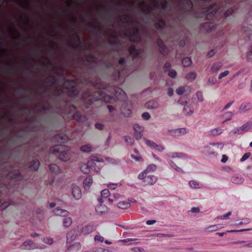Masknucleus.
<instances>
[{"mask_svg":"<svg viewBox=\"0 0 252 252\" xmlns=\"http://www.w3.org/2000/svg\"><path fill=\"white\" fill-rule=\"evenodd\" d=\"M113 99V97L107 95L103 91L95 92L93 94L87 91L82 95L81 100L83 103V108L88 109L94 101L103 100L106 103H109Z\"/></svg>","mask_w":252,"mask_h":252,"instance_id":"1","label":"nucleus"},{"mask_svg":"<svg viewBox=\"0 0 252 252\" xmlns=\"http://www.w3.org/2000/svg\"><path fill=\"white\" fill-rule=\"evenodd\" d=\"M66 90L70 97H74L79 94L77 86V82L74 80H68L63 83L62 88L56 87L52 92L53 95L60 96L63 93V90Z\"/></svg>","mask_w":252,"mask_h":252,"instance_id":"2","label":"nucleus"},{"mask_svg":"<svg viewBox=\"0 0 252 252\" xmlns=\"http://www.w3.org/2000/svg\"><path fill=\"white\" fill-rule=\"evenodd\" d=\"M50 151L54 154L60 153L59 158L64 161H68L71 158V152L69 147L62 144L56 145L52 147Z\"/></svg>","mask_w":252,"mask_h":252,"instance_id":"3","label":"nucleus"},{"mask_svg":"<svg viewBox=\"0 0 252 252\" xmlns=\"http://www.w3.org/2000/svg\"><path fill=\"white\" fill-rule=\"evenodd\" d=\"M103 159L99 157L93 156L91 159L88 161L87 163L81 164L80 166V169L82 172L85 174H88L90 170H94L96 172H98L100 170L99 168H96L95 162H103Z\"/></svg>","mask_w":252,"mask_h":252,"instance_id":"4","label":"nucleus"},{"mask_svg":"<svg viewBox=\"0 0 252 252\" xmlns=\"http://www.w3.org/2000/svg\"><path fill=\"white\" fill-rule=\"evenodd\" d=\"M166 156L167 157V159L168 163L175 170L179 172L183 173V169L178 166L176 163L172 160V159L173 158H183L186 157V155L182 153H171L167 154Z\"/></svg>","mask_w":252,"mask_h":252,"instance_id":"5","label":"nucleus"},{"mask_svg":"<svg viewBox=\"0 0 252 252\" xmlns=\"http://www.w3.org/2000/svg\"><path fill=\"white\" fill-rule=\"evenodd\" d=\"M223 147V144L221 142L211 143L207 147V152L209 155H216Z\"/></svg>","mask_w":252,"mask_h":252,"instance_id":"6","label":"nucleus"},{"mask_svg":"<svg viewBox=\"0 0 252 252\" xmlns=\"http://www.w3.org/2000/svg\"><path fill=\"white\" fill-rule=\"evenodd\" d=\"M7 177L11 180L17 181H22L24 178L19 170L10 171L8 173Z\"/></svg>","mask_w":252,"mask_h":252,"instance_id":"7","label":"nucleus"},{"mask_svg":"<svg viewBox=\"0 0 252 252\" xmlns=\"http://www.w3.org/2000/svg\"><path fill=\"white\" fill-rule=\"evenodd\" d=\"M112 93L117 97L118 99L123 100L126 97L125 92L120 88H115L113 89Z\"/></svg>","mask_w":252,"mask_h":252,"instance_id":"8","label":"nucleus"},{"mask_svg":"<svg viewBox=\"0 0 252 252\" xmlns=\"http://www.w3.org/2000/svg\"><path fill=\"white\" fill-rule=\"evenodd\" d=\"M203 13L206 16H213L219 10L216 4L211 5L209 7L203 9Z\"/></svg>","mask_w":252,"mask_h":252,"instance_id":"9","label":"nucleus"},{"mask_svg":"<svg viewBox=\"0 0 252 252\" xmlns=\"http://www.w3.org/2000/svg\"><path fill=\"white\" fill-rule=\"evenodd\" d=\"M181 9L186 11H189L193 8V3L191 0H184L180 2Z\"/></svg>","mask_w":252,"mask_h":252,"instance_id":"10","label":"nucleus"},{"mask_svg":"<svg viewBox=\"0 0 252 252\" xmlns=\"http://www.w3.org/2000/svg\"><path fill=\"white\" fill-rule=\"evenodd\" d=\"M138 29L135 28L133 29L132 31L130 30L127 31L125 32V35L126 37H128L131 41L134 42L138 36Z\"/></svg>","mask_w":252,"mask_h":252,"instance_id":"11","label":"nucleus"},{"mask_svg":"<svg viewBox=\"0 0 252 252\" xmlns=\"http://www.w3.org/2000/svg\"><path fill=\"white\" fill-rule=\"evenodd\" d=\"M159 48V53L163 56L167 54V49L163 41L160 38H158L156 41Z\"/></svg>","mask_w":252,"mask_h":252,"instance_id":"12","label":"nucleus"},{"mask_svg":"<svg viewBox=\"0 0 252 252\" xmlns=\"http://www.w3.org/2000/svg\"><path fill=\"white\" fill-rule=\"evenodd\" d=\"M178 103L182 105H185V107L184 108V113L187 115H191L194 111V109L192 106L189 105H187V101H185V103L183 102H182V99H180L178 100Z\"/></svg>","mask_w":252,"mask_h":252,"instance_id":"13","label":"nucleus"},{"mask_svg":"<svg viewBox=\"0 0 252 252\" xmlns=\"http://www.w3.org/2000/svg\"><path fill=\"white\" fill-rule=\"evenodd\" d=\"M134 130V136L137 140L141 138L143 135V128L141 127L139 125L136 124L133 126Z\"/></svg>","mask_w":252,"mask_h":252,"instance_id":"14","label":"nucleus"},{"mask_svg":"<svg viewBox=\"0 0 252 252\" xmlns=\"http://www.w3.org/2000/svg\"><path fill=\"white\" fill-rule=\"evenodd\" d=\"M99 205H97L95 207V210L98 213L102 214L107 210V207L104 205V200L103 198H99L98 199Z\"/></svg>","mask_w":252,"mask_h":252,"instance_id":"15","label":"nucleus"},{"mask_svg":"<svg viewBox=\"0 0 252 252\" xmlns=\"http://www.w3.org/2000/svg\"><path fill=\"white\" fill-rule=\"evenodd\" d=\"M252 107V104L251 102H244L239 107V111L240 113H245L251 110Z\"/></svg>","mask_w":252,"mask_h":252,"instance_id":"16","label":"nucleus"},{"mask_svg":"<svg viewBox=\"0 0 252 252\" xmlns=\"http://www.w3.org/2000/svg\"><path fill=\"white\" fill-rule=\"evenodd\" d=\"M214 24L212 22H207L203 24L200 27V30L202 31H205L209 32L212 31L214 29Z\"/></svg>","mask_w":252,"mask_h":252,"instance_id":"17","label":"nucleus"},{"mask_svg":"<svg viewBox=\"0 0 252 252\" xmlns=\"http://www.w3.org/2000/svg\"><path fill=\"white\" fill-rule=\"evenodd\" d=\"M54 139L55 141L61 143H67L68 140V137L63 133L56 134L54 136Z\"/></svg>","mask_w":252,"mask_h":252,"instance_id":"18","label":"nucleus"},{"mask_svg":"<svg viewBox=\"0 0 252 252\" xmlns=\"http://www.w3.org/2000/svg\"><path fill=\"white\" fill-rule=\"evenodd\" d=\"M252 128V124L249 121L248 122H247L246 124H245L239 127L237 129V132H238L239 134H241L243 133L244 132L248 131L250 129H251ZM237 131H235V133H236Z\"/></svg>","mask_w":252,"mask_h":252,"instance_id":"19","label":"nucleus"},{"mask_svg":"<svg viewBox=\"0 0 252 252\" xmlns=\"http://www.w3.org/2000/svg\"><path fill=\"white\" fill-rule=\"evenodd\" d=\"M73 119L77 122H84L88 120V117L86 115H82L78 111H76L72 116Z\"/></svg>","mask_w":252,"mask_h":252,"instance_id":"20","label":"nucleus"},{"mask_svg":"<svg viewBox=\"0 0 252 252\" xmlns=\"http://www.w3.org/2000/svg\"><path fill=\"white\" fill-rule=\"evenodd\" d=\"M72 194L75 199H80L82 197V193L80 187L76 186H73L72 190Z\"/></svg>","mask_w":252,"mask_h":252,"instance_id":"21","label":"nucleus"},{"mask_svg":"<svg viewBox=\"0 0 252 252\" xmlns=\"http://www.w3.org/2000/svg\"><path fill=\"white\" fill-rule=\"evenodd\" d=\"M21 248L23 250H30L38 248L31 241H27L21 246Z\"/></svg>","mask_w":252,"mask_h":252,"instance_id":"22","label":"nucleus"},{"mask_svg":"<svg viewBox=\"0 0 252 252\" xmlns=\"http://www.w3.org/2000/svg\"><path fill=\"white\" fill-rule=\"evenodd\" d=\"M77 235V233L75 229L69 231L66 234L67 243L72 242L76 238Z\"/></svg>","mask_w":252,"mask_h":252,"instance_id":"23","label":"nucleus"},{"mask_svg":"<svg viewBox=\"0 0 252 252\" xmlns=\"http://www.w3.org/2000/svg\"><path fill=\"white\" fill-rule=\"evenodd\" d=\"M54 214L56 216H61L63 217H65L69 215V213L67 211L63 209H60L56 208L54 210Z\"/></svg>","mask_w":252,"mask_h":252,"instance_id":"24","label":"nucleus"},{"mask_svg":"<svg viewBox=\"0 0 252 252\" xmlns=\"http://www.w3.org/2000/svg\"><path fill=\"white\" fill-rule=\"evenodd\" d=\"M223 131V129L220 127H217L215 128H213L211 129L209 131V134L211 136H217L220 135L222 132Z\"/></svg>","mask_w":252,"mask_h":252,"instance_id":"25","label":"nucleus"},{"mask_svg":"<svg viewBox=\"0 0 252 252\" xmlns=\"http://www.w3.org/2000/svg\"><path fill=\"white\" fill-rule=\"evenodd\" d=\"M29 164V165H27L30 170L36 171L38 169L40 162L38 160L35 159L32 161Z\"/></svg>","mask_w":252,"mask_h":252,"instance_id":"26","label":"nucleus"},{"mask_svg":"<svg viewBox=\"0 0 252 252\" xmlns=\"http://www.w3.org/2000/svg\"><path fill=\"white\" fill-rule=\"evenodd\" d=\"M243 32L248 36L249 39H252V25H250L248 27L244 26L242 28Z\"/></svg>","mask_w":252,"mask_h":252,"instance_id":"27","label":"nucleus"},{"mask_svg":"<svg viewBox=\"0 0 252 252\" xmlns=\"http://www.w3.org/2000/svg\"><path fill=\"white\" fill-rule=\"evenodd\" d=\"M157 181V177L154 175H149L144 180V182L148 185H154Z\"/></svg>","mask_w":252,"mask_h":252,"instance_id":"28","label":"nucleus"},{"mask_svg":"<svg viewBox=\"0 0 252 252\" xmlns=\"http://www.w3.org/2000/svg\"><path fill=\"white\" fill-rule=\"evenodd\" d=\"M129 54L132 55L134 58H136L139 56L140 52L137 50L134 45H131L128 49Z\"/></svg>","mask_w":252,"mask_h":252,"instance_id":"29","label":"nucleus"},{"mask_svg":"<svg viewBox=\"0 0 252 252\" xmlns=\"http://www.w3.org/2000/svg\"><path fill=\"white\" fill-rule=\"evenodd\" d=\"M165 22L162 18L158 19V21L155 24V26L157 30L163 29L165 28Z\"/></svg>","mask_w":252,"mask_h":252,"instance_id":"30","label":"nucleus"},{"mask_svg":"<svg viewBox=\"0 0 252 252\" xmlns=\"http://www.w3.org/2000/svg\"><path fill=\"white\" fill-rule=\"evenodd\" d=\"M244 180L242 176L240 175H235L231 178V181L233 183L236 184H240L243 183Z\"/></svg>","mask_w":252,"mask_h":252,"instance_id":"31","label":"nucleus"},{"mask_svg":"<svg viewBox=\"0 0 252 252\" xmlns=\"http://www.w3.org/2000/svg\"><path fill=\"white\" fill-rule=\"evenodd\" d=\"M93 183V179L90 176H88L83 182V186L85 189H89Z\"/></svg>","mask_w":252,"mask_h":252,"instance_id":"32","label":"nucleus"},{"mask_svg":"<svg viewBox=\"0 0 252 252\" xmlns=\"http://www.w3.org/2000/svg\"><path fill=\"white\" fill-rule=\"evenodd\" d=\"M222 66V64L220 62L215 63L211 68V71L213 73H216L221 68Z\"/></svg>","mask_w":252,"mask_h":252,"instance_id":"33","label":"nucleus"},{"mask_svg":"<svg viewBox=\"0 0 252 252\" xmlns=\"http://www.w3.org/2000/svg\"><path fill=\"white\" fill-rule=\"evenodd\" d=\"M158 104L157 101L151 100L147 102L145 106L147 109H154L158 108Z\"/></svg>","mask_w":252,"mask_h":252,"instance_id":"34","label":"nucleus"},{"mask_svg":"<svg viewBox=\"0 0 252 252\" xmlns=\"http://www.w3.org/2000/svg\"><path fill=\"white\" fill-rule=\"evenodd\" d=\"M94 230V226L91 225H88L82 228L81 232L84 234H88Z\"/></svg>","mask_w":252,"mask_h":252,"instance_id":"35","label":"nucleus"},{"mask_svg":"<svg viewBox=\"0 0 252 252\" xmlns=\"http://www.w3.org/2000/svg\"><path fill=\"white\" fill-rule=\"evenodd\" d=\"M50 170L55 174H58L61 172V169L56 164H51L49 166Z\"/></svg>","mask_w":252,"mask_h":252,"instance_id":"36","label":"nucleus"},{"mask_svg":"<svg viewBox=\"0 0 252 252\" xmlns=\"http://www.w3.org/2000/svg\"><path fill=\"white\" fill-rule=\"evenodd\" d=\"M46 83L50 84L51 86L55 85L58 82L57 78L54 75H51L46 79Z\"/></svg>","mask_w":252,"mask_h":252,"instance_id":"37","label":"nucleus"},{"mask_svg":"<svg viewBox=\"0 0 252 252\" xmlns=\"http://www.w3.org/2000/svg\"><path fill=\"white\" fill-rule=\"evenodd\" d=\"M117 205L119 208L126 209L130 207V204L127 201H120Z\"/></svg>","mask_w":252,"mask_h":252,"instance_id":"38","label":"nucleus"},{"mask_svg":"<svg viewBox=\"0 0 252 252\" xmlns=\"http://www.w3.org/2000/svg\"><path fill=\"white\" fill-rule=\"evenodd\" d=\"M72 222V219L68 216L64 217L63 220V225L65 227H68Z\"/></svg>","mask_w":252,"mask_h":252,"instance_id":"39","label":"nucleus"},{"mask_svg":"<svg viewBox=\"0 0 252 252\" xmlns=\"http://www.w3.org/2000/svg\"><path fill=\"white\" fill-rule=\"evenodd\" d=\"M220 228V225L219 224H215L207 227L206 228L205 231L207 232H212L216 231L219 229Z\"/></svg>","mask_w":252,"mask_h":252,"instance_id":"40","label":"nucleus"},{"mask_svg":"<svg viewBox=\"0 0 252 252\" xmlns=\"http://www.w3.org/2000/svg\"><path fill=\"white\" fill-rule=\"evenodd\" d=\"M187 132V129L185 128H178L174 130V134L175 135L180 136L186 134Z\"/></svg>","mask_w":252,"mask_h":252,"instance_id":"41","label":"nucleus"},{"mask_svg":"<svg viewBox=\"0 0 252 252\" xmlns=\"http://www.w3.org/2000/svg\"><path fill=\"white\" fill-rule=\"evenodd\" d=\"M192 61L190 58L186 57L183 59L182 64L185 67L189 66L191 64Z\"/></svg>","mask_w":252,"mask_h":252,"instance_id":"42","label":"nucleus"},{"mask_svg":"<svg viewBox=\"0 0 252 252\" xmlns=\"http://www.w3.org/2000/svg\"><path fill=\"white\" fill-rule=\"evenodd\" d=\"M189 186L193 189H199L200 188V184L197 181L191 180L189 183Z\"/></svg>","mask_w":252,"mask_h":252,"instance_id":"43","label":"nucleus"},{"mask_svg":"<svg viewBox=\"0 0 252 252\" xmlns=\"http://www.w3.org/2000/svg\"><path fill=\"white\" fill-rule=\"evenodd\" d=\"M233 113L232 112H227L223 114V117L225 118V120L223 122V123L226 122L227 121H229L231 119Z\"/></svg>","mask_w":252,"mask_h":252,"instance_id":"44","label":"nucleus"},{"mask_svg":"<svg viewBox=\"0 0 252 252\" xmlns=\"http://www.w3.org/2000/svg\"><path fill=\"white\" fill-rule=\"evenodd\" d=\"M80 150L82 152L89 153L92 151V147L90 145H85L80 148Z\"/></svg>","mask_w":252,"mask_h":252,"instance_id":"45","label":"nucleus"},{"mask_svg":"<svg viewBox=\"0 0 252 252\" xmlns=\"http://www.w3.org/2000/svg\"><path fill=\"white\" fill-rule=\"evenodd\" d=\"M196 75L197 74L196 72H191L187 75L186 78L188 80H193L196 78Z\"/></svg>","mask_w":252,"mask_h":252,"instance_id":"46","label":"nucleus"},{"mask_svg":"<svg viewBox=\"0 0 252 252\" xmlns=\"http://www.w3.org/2000/svg\"><path fill=\"white\" fill-rule=\"evenodd\" d=\"M89 28L95 31H100L101 30L102 27L100 24H98L97 25L91 24L89 26Z\"/></svg>","mask_w":252,"mask_h":252,"instance_id":"47","label":"nucleus"},{"mask_svg":"<svg viewBox=\"0 0 252 252\" xmlns=\"http://www.w3.org/2000/svg\"><path fill=\"white\" fill-rule=\"evenodd\" d=\"M247 243L243 246V247H248V248L252 247V242H247L245 241H239L234 242L233 243L235 244H241V243Z\"/></svg>","mask_w":252,"mask_h":252,"instance_id":"48","label":"nucleus"},{"mask_svg":"<svg viewBox=\"0 0 252 252\" xmlns=\"http://www.w3.org/2000/svg\"><path fill=\"white\" fill-rule=\"evenodd\" d=\"M109 194L110 192L108 189H104L101 192V196L103 198H107L108 196H109Z\"/></svg>","mask_w":252,"mask_h":252,"instance_id":"49","label":"nucleus"},{"mask_svg":"<svg viewBox=\"0 0 252 252\" xmlns=\"http://www.w3.org/2000/svg\"><path fill=\"white\" fill-rule=\"evenodd\" d=\"M157 167V166L154 164H152L149 165L147 168L146 169V171L147 172H151V171H154L156 170Z\"/></svg>","mask_w":252,"mask_h":252,"instance_id":"50","label":"nucleus"},{"mask_svg":"<svg viewBox=\"0 0 252 252\" xmlns=\"http://www.w3.org/2000/svg\"><path fill=\"white\" fill-rule=\"evenodd\" d=\"M46 62H43L42 64L45 66L48 67V66H52L53 65V62L52 61L50 60L49 58H46L45 59Z\"/></svg>","mask_w":252,"mask_h":252,"instance_id":"51","label":"nucleus"},{"mask_svg":"<svg viewBox=\"0 0 252 252\" xmlns=\"http://www.w3.org/2000/svg\"><path fill=\"white\" fill-rule=\"evenodd\" d=\"M234 11V10L233 9V8H230L228 9L224 13V16L225 17V18H227L229 15L232 14Z\"/></svg>","mask_w":252,"mask_h":252,"instance_id":"52","label":"nucleus"},{"mask_svg":"<svg viewBox=\"0 0 252 252\" xmlns=\"http://www.w3.org/2000/svg\"><path fill=\"white\" fill-rule=\"evenodd\" d=\"M124 139L125 141L128 143H129V145H132L134 143V140L133 139L131 138L130 137L128 136H124Z\"/></svg>","mask_w":252,"mask_h":252,"instance_id":"53","label":"nucleus"},{"mask_svg":"<svg viewBox=\"0 0 252 252\" xmlns=\"http://www.w3.org/2000/svg\"><path fill=\"white\" fill-rule=\"evenodd\" d=\"M247 60L249 61H252V45L247 53Z\"/></svg>","mask_w":252,"mask_h":252,"instance_id":"54","label":"nucleus"},{"mask_svg":"<svg viewBox=\"0 0 252 252\" xmlns=\"http://www.w3.org/2000/svg\"><path fill=\"white\" fill-rule=\"evenodd\" d=\"M130 16L128 15H126L124 17L120 19V21L124 24L127 23L130 20Z\"/></svg>","mask_w":252,"mask_h":252,"instance_id":"55","label":"nucleus"},{"mask_svg":"<svg viewBox=\"0 0 252 252\" xmlns=\"http://www.w3.org/2000/svg\"><path fill=\"white\" fill-rule=\"evenodd\" d=\"M185 91V87H181L177 88L176 90V93L179 95L183 94Z\"/></svg>","mask_w":252,"mask_h":252,"instance_id":"56","label":"nucleus"},{"mask_svg":"<svg viewBox=\"0 0 252 252\" xmlns=\"http://www.w3.org/2000/svg\"><path fill=\"white\" fill-rule=\"evenodd\" d=\"M146 144L148 146L153 149H155L157 145L156 143L150 140H146Z\"/></svg>","mask_w":252,"mask_h":252,"instance_id":"57","label":"nucleus"},{"mask_svg":"<svg viewBox=\"0 0 252 252\" xmlns=\"http://www.w3.org/2000/svg\"><path fill=\"white\" fill-rule=\"evenodd\" d=\"M43 241L47 244H52L53 243V239L50 237L44 238Z\"/></svg>","mask_w":252,"mask_h":252,"instance_id":"58","label":"nucleus"},{"mask_svg":"<svg viewBox=\"0 0 252 252\" xmlns=\"http://www.w3.org/2000/svg\"><path fill=\"white\" fill-rule=\"evenodd\" d=\"M229 71L228 70H225L224 71V72L221 73L219 76V79H221L222 78L226 76L227 75H228L229 74Z\"/></svg>","mask_w":252,"mask_h":252,"instance_id":"59","label":"nucleus"},{"mask_svg":"<svg viewBox=\"0 0 252 252\" xmlns=\"http://www.w3.org/2000/svg\"><path fill=\"white\" fill-rule=\"evenodd\" d=\"M251 156V153H245L241 158L240 160L241 161H244L246 159H247L250 157Z\"/></svg>","mask_w":252,"mask_h":252,"instance_id":"60","label":"nucleus"},{"mask_svg":"<svg viewBox=\"0 0 252 252\" xmlns=\"http://www.w3.org/2000/svg\"><path fill=\"white\" fill-rule=\"evenodd\" d=\"M147 172L146 171V170H145L144 172H143L141 173L140 174H139V175H138V178L139 179H140V180L144 179V180L145 179V178L147 177L146 176Z\"/></svg>","mask_w":252,"mask_h":252,"instance_id":"61","label":"nucleus"},{"mask_svg":"<svg viewBox=\"0 0 252 252\" xmlns=\"http://www.w3.org/2000/svg\"><path fill=\"white\" fill-rule=\"evenodd\" d=\"M168 75L171 78H175L177 75V72L175 70L171 69L169 70L168 72Z\"/></svg>","mask_w":252,"mask_h":252,"instance_id":"62","label":"nucleus"},{"mask_svg":"<svg viewBox=\"0 0 252 252\" xmlns=\"http://www.w3.org/2000/svg\"><path fill=\"white\" fill-rule=\"evenodd\" d=\"M142 117L144 120H148L150 119L151 116L148 112H144L142 114Z\"/></svg>","mask_w":252,"mask_h":252,"instance_id":"63","label":"nucleus"},{"mask_svg":"<svg viewBox=\"0 0 252 252\" xmlns=\"http://www.w3.org/2000/svg\"><path fill=\"white\" fill-rule=\"evenodd\" d=\"M107 187L110 189L114 190L118 187V184L115 183H110L108 184Z\"/></svg>","mask_w":252,"mask_h":252,"instance_id":"64","label":"nucleus"}]
</instances>
